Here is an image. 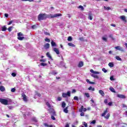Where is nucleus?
<instances>
[{"label":"nucleus","instance_id":"24","mask_svg":"<svg viewBox=\"0 0 127 127\" xmlns=\"http://www.w3.org/2000/svg\"><path fill=\"white\" fill-rule=\"evenodd\" d=\"M68 46H71V47H75V45L71 43H68Z\"/></svg>","mask_w":127,"mask_h":127},{"label":"nucleus","instance_id":"51","mask_svg":"<svg viewBox=\"0 0 127 127\" xmlns=\"http://www.w3.org/2000/svg\"><path fill=\"white\" fill-rule=\"evenodd\" d=\"M12 29V27H9L8 28V31H10V32L11 31Z\"/></svg>","mask_w":127,"mask_h":127},{"label":"nucleus","instance_id":"17","mask_svg":"<svg viewBox=\"0 0 127 127\" xmlns=\"http://www.w3.org/2000/svg\"><path fill=\"white\" fill-rule=\"evenodd\" d=\"M86 82L87 83H88V84H90L91 85H94L95 84L94 82L90 81L89 79H86Z\"/></svg>","mask_w":127,"mask_h":127},{"label":"nucleus","instance_id":"38","mask_svg":"<svg viewBox=\"0 0 127 127\" xmlns=\"http://www.w3.org/2000/svg\"><path fill=\"white\" fill-rule=\"evenodd\" d=\"M96 124V120H93L90 123V125H95Z\"/></svg>","mask_w":127,"mask_h":127},{"label":"nucleus","instance_id":"53","mask_svg":"<svg viewBox=\"0 0 127 127\" xmlns=\"http://www.w3.org/2000/svg\"><path fill=\"white\" fill-rule=\"evenodd\" d=\"M57 100H58V101H61V100H62V98L59 97H58Z\"/></svg>","mask_w":127,"mask_h":127},{"label":"nucleus","instance_id":"6","mask_svg":"<svg viewBox=\"0 0 127 127\" xmlns=\"http://www.w3.org/2000/svg\"><path fill=\"white\" fill-rule=\"evenodd\" d=\"M86 111H87V109H86L85 108H84L83 106H81V107L78 110V111L80 113H82V112H86Z\"/></svg>","mask_w":127,"mask_h":127},{"label":"nucleus","instance_id":"43","mask_svg":"<svg viewBox=\"0 0 127 127\" xmlns=\"http://www.w3.org/2000/svg\"><path fill=\"white\" fill-rule=\"evenodd\" d=\"M45 41H46V42H50V40L47 38L45 39Z\"/></svg>","mask_w":127,"mask_h":127},{"label":"nucleus","instance_id":"63","mask_svg":"<svg viewBox=\"0 0 127 127\" xmlns=\"http://www.w3.org/2000/svg\"><path fill=\"white\" fill-rule=\"evenodd\" d=\"M90 72H91V73H93V74H94L95 71H94V70H93V69H91V70H90Z\"/></svg>","mask_w":127,"mask_h":127},{"label":"nucleus","instance_id":"15","mask_svg":"<svg viewBox=\"0 0 127 127\" xmlns=\"http://www.w3.org/2000/svg\"><path fill=\"white\" fill-rule=\"evenodd\" d=\"M51 45L53 47H54V46H55V47L57 46V44H56V43H55L53 41H52V42H51Z\"/></svg>","mask_w":127,"mask_h":127},{"label":"nucleus","instance_id":"62","mask_svg":"<svg viewBox=\"0 0 127 127\" xmlns=\"http://www.w3.org/2000/svg\"><path fill=\"white\" fill-rule=\"evenodd\" d=\"M94 74H100L99 71H94Z\"/></svg>","mask_w":127,"mask_h":127},{"label":"nucleus","instance_id":"58","mask_svg":"<svg viewBox=\"0 0 127 127\" xmlns=\"http://www.w3.org/2000/svg\"><path fill=\"white\" fill-rule=\"evenodd\" d=\"M104 103L105 104H108V99H105L104 100Z\"/></svg>","mask_w":127,"mask_h":127},{"label":"nucleus","instance_id":"32","mask_svg":"<svg viewBox=\"0 0 127 127\" xmlns=\"http://www.w3.org/2000/svg\"><path fill=\"white\" fill-rule=\"evenodd\" d=\"M116 59L119 61H122V59H121V58L118 56L116 57Z\"/></svg>","mask_w":127,"mask_h":127},{"label":"nucleus","instance_id":"41","mask_svg":"<svg viewBox=\"0 0 127 127\" xmlns=\"http://www.w3.org/2000/svg\"><path fill=\"white\" fill-rule=\"evenodd\" d=\"M78 8H81V10H84V7L82 5H79Z\"/></svg>","mask_w":127,"mask_h":127},{"label":"nucleus","instance_id":"57","mask_svg":"<svg viewBox=\"0 0 127 127\" xmlns=\"http://www.w3.org/2000/svg\"><path fill=\"white\" fill-rule=\"evenodd\" d=\"M102 40H104V41H107V38L106 37H103Z\"/></svg>","mask_w":127,"mask_h":127},{"label":"nucleus","instance_id":"48","mask_svg":"<svg viewBox=\"0 0 127 127\" xmlns=\"http://www.w3.org/2000/svg\"><path fill=\"white\" fill-rule=\"evenodd\" d=\"M110 80L111 81H115V78H114V76H111Z\"/></svg>","mask_w":127,"mask_h":127},{"label":"nucleus","instance_id":"33","mask_svg":"<svg viewBox=\"0 0 127 127\" xmlns=\"http://www.w3.org/2000/svg\"><path fill=\"white\" fill-rule=\"evenodd\" d=\"M61 65H62L63 67H64V68H66V67L65 66V64L63 62H61Z\"/></svg>","mask_w":127,"mask_h":127},{"label":"nucleus","instance_id":"54","mask_svg":"<svg viewBox=\"0 0 127 127\" xmlns=\"http://www.w3.org/2000/svg\"><path fill=\"white\" fill-rule=\"evenodd\" d=\"M32 28L33 29H35V28H36V25H34L32 26Z\"/></svg>","mask_w":127,"mask_h":127},{"label":"nucleus","instance_id":"35","mask_svg":"<svg viewBox=\"0 0 127 127\" xmlns=\"http://www.w3.org/2000/svg\"><path fill=\"white\" fill-rule=\"evenodd\" d=\"M105 119L108 120L110 118V114L108 113L106 116L105 117Z\"/></svg>","mask_w":127,"mask_h":127},{"label":"nucleus","instance_id":"55","mask_svg":"<svg viewBox=\"0 0 127 127\" xmlns=\"http://www.w3.org/2000/svg\"><path fill=\"white\" fill-rule=\"evenodd\" d=\"M83 125L85 127H88V125L86 123V122H84Z\"/></svg>","mask_w":127,"mask_h":127},{"label":"nucleus","instance_id":"46","mask_svg":"<svg viewBox=\"0 0 127 127\" xmlns=\"http://www.w3.org/2000/svg\"><path fill=\"white\" fill-rule=\"evenodd\" d=\"M11 92H12V93H14V92H15V88H12L11 89Z\"/></svg>","mask_w":127,"mask_h":127},{"label":"nucleus","instance_id":"23","mask_svg":"<svg viewBox=\"0 0 127 127\" xmlns=\"http://www.w3.org/2000/svg\"><path fill=\"white\" fill-rule=\"evenodd\" d=\"M7 28L5 26H3V27H1V31H5L6 30Z\"/></svg>","mask_w":127,"mask_h":127},{"label":"nucleus","instance_id":"44","mask_svg":"<svg viewBox=\"0 0 127 127\" xmlns=\"http://www.w3.org/2000/svg\"><path fill=\"white\" fill-rule=\"evenodd\" d=\"M47 65V64L42 63H41V66H46Z\"/></svg>","mask_w":127,"mask_h":127},{"label":"nucleus","instance_id":"2","mask_svg":"<svg viewBox=\"0 0 127 127\" xmlns=\"http://www.w3.org/2000/svg\"><path fill=\"white\" fill-rule=\"evenodd\" d=\"M0 103L5 106H6V105H10V104H11V99L9 98H7V99L0 98Z\"/></svg>","mask_w":127,"mask_h":127},{"label":"nucleus","instance_id":"34","mask_svg":"<svg viewBox=\"0 0 127 127\" xmlns=\"http://www.w3.org/2000/svg\"><path fill=\"white\" fill-rule=\"evenodd\" d=\"M104 9H106V10H110V9H111V7H106L104 6Z\"/></svg>","mask_w":127,"mask_h":127},{"label":"nucleus","instance_id":"64","mask_svg":"<svg viewBox=\"0 0 127 127\" xmlns=\"http://www.w3.org/2000/svg\"><path fill=\"white\" fill-rule=\"evenodd\" d=\"M69 124H68V123H66V125H65V127H69Z\"/></svg>","mask_w":127,"mask_h":127},{"label":"nucleus","instance_id":"7","mask_svg":"<svg viewBox=\"0 0 127 127\" xmlns=\"http://www.w3.org/2000/svg\"><path fill=\"white\" fill-rule=\"evenodd\" d=\"M53 50L54 52L56 53V54H57V55H59V54H60V51H59V49L54 48L53 49Z\"/></svg>","mask_w":127,"mask_h":127},{"label":"nucleus","instance_id":"19","mask_svg":"<svg viewBox=\"0 0 127 127\" xmlns=\"http://www.w3.org/2000/svg\"><path fill=\"white\" fill-rule=\"evenodd\" d=\"M64 112L65 114H68V107H66L64 109Z\"/></svg>","mask_w":127,"mask_h":127},{"label":"nucleus","instance_id":"5","mask_svg":"<svg viewBox=\"0 0 127 127\" xmlns=\"http://www.w3.org/2000/svg\"><path fill=\"white\" fill-rule=\"evenodd\" d=\"M115 48L117 50H119L120 51H121L122 52H125V50H124V48L121 46H117V47H115Z\"/></svg>","mask_w":127,"mask_h":127},{"label":"nucleus","instance_id":"1","mask_svg":"<svg viewBox=\"0 0 127 127\" xmlns=\"http://www.w3.org/2000/svg\"><path fill=\"white\" fill-rule=\"evenodd\" d=\"M46 18H50V15H47L46 13L44 14H40L38 16V19L40 21V20H44V19H46Z\"/></svg>","mask_w":127,"mask_h":127},{"label":"nucleus","instance_id":"30","mask_svg":"<svg viewBox=\"0 0 127 127\" xmlns=\"http://www.w3.org/2000/svg\"><path fill=\"white\" fill-rule=\"evenodd\" d=\"M88 90H89V91H95V88H92V86H90V87H89V88H88Z\"/></svg>","mask_w":127,"mask_h":127},{"label":"nucleus","instance_id":"40","mask_svg":"<svg viewBox=\"0 0 127 127\" xmlns=\"http://www.w3.org/2000/svg\"><path fill=\"white\" fill-rule=\"evenodd\" d=\"M102 71H103L104 73H107V72H108V70H107V69H106L105 68H102Z\"/></svg>","mask_w":127,"mask_h":127},{"label":"nucleus","instance_id":"10","mask_svg":"<svg viewBox=\"0 0 127 127\" xmlns=\"http://www.w3.org/2000/svg\"><path fill=\"white\" fill-rule=\"evenodd\" d=\"M83 66H84V63L83 62H80L78 63V67L81 68V67H83Z\"/></svg>","mask_w":127,"mask_h":127},{"label":"nucleus","instance_id":"59","mask_svg":"<svg viewBox=\"0 0 127 127\" xmlns=\"http://www.w3.org/2000/svg\"><path fill=\"white\" fill-rule=\"evenodd\" d=\"M58 57H61L62 60H63V57L61 55H58Z\"/></svg>","mask_w":127,"mask_h":127},{"label":"nucleus","instance_id":"36","mask_svg":"<svg viewBox=\"0 0 127 127\" xmlns=\"http://www.w3.org/2000/svg\"><path fill=\"white\" fill-rule=\"evenodd\" d=\"M68 41H72V37L69 36L67 38Z\"/></svg>","mask_w":127,"mask_h":127},{"label":"nucleus","instance_id":"26","mask_svg":"<svg viewBox=\"0 0 127 127\" xmlns=\"http://www.w3.org/2000/svg\"><path fill=\"white\" fill-rule=\"evenodd\" d=\"M44 126H45V127H53V126H52V125H48V124H46V123H45V124H44Z\"/></svg>","mask_w":127,"mask_h":127},{"label":"nucleus","instance_id":"37","mask_svg":"<svg viewBox=\"0 0 127 127\" xmlns=\"http://www.w3.org/2000/svg\"><path fill=\"white\" fill-rule=\"evenodd\" d=\"M74 100L75 101H79V98H78L77 96H74L73 98Z\"/></svg>","mask_w":127,"mask_h":127},{"label":"nucleus","instance_id":"18","mask_svg":"<svg viewBox=\"0 0 127 127\" xmlns=\"http://www.w3.org/2000/svg\"><path fill=\"white\" fill-rule=\"evenodd\" d=\"M99 94H100V95H101V96H102L103 97H104V96H105V93L104 92V91L103 90H99Z\"/></svg>","mask_w":127,"mask_h":127},{"label":"nucleus","instance_id":"56","mask_svg":"<svg viewBox=\"0 0 127 127\" xmlns=\"http://www.w3.org/2000/svg\"><path fill=\"white\" fill-rule=\"evenodd\" d=\"M8 108L9 110H12L13 107L12 106H8Z\"/></svg>","mask_w":127,"mask_h":127},{"label":"nucleus","instance_id":"39","mask_svg":"<svg viewBox=\"0 0 127 127\" xmlns=\"http://www.w3.org/2000/svg\"><path fill=\"white\" fill-rule=\"evenodd\" d=\"M85 95L87 98H90V94L89 93H85Z\"/></svg>","mask_w":127,"mask_h":127},{"label":"nucleus","instance_id":"20","mask_svg":"<svg viewBox=\"0 0 127 127\" xmlns=\"http://www.w3.org/2000/svg\"><path fill=\"white\" fill-rule=\"evenodd\" d=\"M32 121L33 122H34V123H37V122H38V120H37V119L35 117H33L32 118Z\"/></svg>","mask_w":127,"mask_h":127},{"label":"nucleus","instance_id":"29","mask_svg":"<svg viewBox=\"0 0 127 127\" xmlns=\"http://www.w3.org/2000/svg\"><path fill=\"white\" fill-rule=\"evenodd\" d=\"M17 36L18 37L23 36V34H22L21 32H19L17 33Z\"/></svg>","mask_w":127,"mask_h":127},{"label":"nucleus","instance_id":"22","mask_svg":"<svg viewBox=\"0 0 127 127\" xmlns=\"http://www.w3.org/2000/svg\"><path fill=\"white\" fill-rule=\"evenodd\" d=\"M91 76L94 78H96V79H99V76L95 74H92Z\"/></svg>","mask_w":127,"mask_h":127},{"label":"nucleus","instance_id":"45","mask_svg":"<svg viewBox=\"0 0 127 127\" xmlns=\"http://www.w3.org/2000/svg\"><path fill=\"white\" fill-rule=\"evenodd\" d=\"M51 119H52V120H53V121H55V120H56V118H55V117L53 115H52V116H51Z\"/></svg>","mask_w":127,"mask_h":127},{"label":"nucleus","instance_id":"9","mask_svg":"<svg viewBox=\"0 0 127 127\" xmlns=\"http://www.w3.org/2000/svg\"><path fill=\"white\" fill-rule=\"evenodd\" d=\"M120 19H122L123 21H124L125 22H127V18H126V16L125 15H122L120 17Z\"/></svg>","mask_w":127,"mask_h":127},{"label":"nucleus","instance_id":"11","mask_svg":"<svg viewBox=\"0 0 127 127\" xmlns=\"http://www.w3.org/2000/svg\"><path fill=\"white\" fill-rule=\"evenodd\" d=\"M108 111H109V108H106V110L102 114V117H105V116H106V114L108 113Z\"/></svg>","mask_w":127,"mask_h":127},{"label":"nucleus","instance_id":"61","mask_svg":"<svg viewBox=\"0 0 127 127\" xmlns=\"http://www.w3.org/2000/svg\"><path fill=\"white\" fill-rule=\"evenodd\" d=\"M4 16L5 17H8V14H6V13L4 14Z\"/></svg>","mask_w":127,"mask_h":127},{"label":"nucleus","instance_id":"14","mask_svg":"<svg viewBox=\"0 0 127 127\" xmlns=\"http://www.w3.org/2000/svg\"><path fill=\"white\" fill-rule=\"evenodd\" d=\"M0 91H1V92H4V91H5V88H4L3 86H0Z\"/></svg>","mask_w":127,"mask_h":127},{"label":"nucleus","instance_id":"28","mask_svg":"<svg viewBox=\"0 0 127 127\" xmlns=\"http://www.w3.org/2000/svg\"><path fill=\"white\" fill-rule=\"evenodd\" d=\"M24 38V37H20V36H19L17 37V39H18V40H22Z\"/></svg>","mask_w":127,"mask_h":127},{"label":"nucleus","instance_id":"27","mask_svg":"<svg viewBox=\"0 0 127 127\" xmlns=\"http://www.w3.org/2000/svg\"><path fill=\"white\" fill-rule=\"evenodd\" d=\"M110 90L111 92H113V93H116V91H115V89L112 87L110 88Z\"/></svg>","mask_w":127,"mask_h":127},{"label":"nucleus","instance_id":"47","mask_svg":"<svg viewBox=\"0 0 127 127\" xmlns=\"http://www.w3.org/2000/svg\"><path fill=\"white\" fill-rule=\"evenodd\" d=\"M84 115H85V113L84 112H81L80 113L81 117H84Z\"/></svg>","mask_w":127,"mask_h":127},{"label":"nucleus","instance_id":"52","mask_svg":"<svg viewBox=\"0 0 127 127\" xmlns=\"http://www.w3.org/2000/svg\"><path fill=\"white\" fill-rule=\"evenodd\" d=\"M44 33H45V35H48V36L50 35V33H48L47 32H45Z\"/></svg>","mask_w":127,"mask_h":127},{"label":"nucleus","instance_id":"60","mask_svg":"<svg viewBox=\"0 0 127 127\" xmlns=\"http://www.w3.org/2000/svg\"><path fill=\"white\" fill-rule=\"evenodd\" d=\"M11 23H12V21H9V23H8V25H10V24H11Z\"/></svg>","mask_w":127,"mask_h":127},{"label":"nucleus","instance_id":"25","mask_svg":"<svg viewBox=\"0 0 127 127\" xmlns=\"http://www.w3.org/2000/svg\"><path fill=\"white\" fill-rule=\"evenodd\" d=\"M62 108H64L66 107V103L64 102H63L62 103Z\"/></svg>","mask_w":127,"mask_h":127},{"label":"nucleus","instance_id":"31","mask_svg":"<svg viewBox=\"0 0 127 127\" xmlns=\"http://www.w3.org/2000/svg\"><path fill=\"white\" fill-rule=\"evenodd\" d=\"M88 19H90V20H92V14L91 13H89L88 15Z\"/></svg>","mask_w":127,"mask_h":127},{"label":"nucleus","instance_id":"42","mask_svg":"<svg viewBox=\"0 0 127 127\" xmlns=\"http://www.w3.org/2000/svg\"><path fill=\"white\" fill-rule=\"evenodd\" d=\"M46 105L48 107V108H51V106L50 105V104L49 102H47Z\"/></svg>","mask_w":127,"mask_h":127},{"label":"nucleus","instance_id":"13","mask_svg":"<svg viewBox=\"0 0 127 127\" xmlns=\"http://www.w3.org/2000/svg\"><path fill=\"white\" fill-rule=\"evenodd\" d=\"M47 57H48V58H49L50 59H51L52 60H53V59H52V57L51 56V55H50V53H49V52H48L46 54Z\"/></svg>","mask_w":127,"mask_h":127},{"label":"nucleus","instance_id":"3","mask_svg":"<svg viewBox=\"0 0 127 127\" xmlns=\"http://www.w3.org/2000/svg\"><path fill=\"white\" fill-rule=\"evenodd\" d=\"M59 16H62V14L61 13H57L52 15L51 14H50V18H54V17H59Z\"/></svg>","mask_w":127,"mask_h":127},{"label":"nucleus","instance_id":"50","mask_svg":"<svg viewBox=\"0 0 127 127\" xmlns=\"http://www.w3.org/2000/svg\"><path fill=\"white\" fill-rule=\"evenodd\" d=\"M11 75L13 77H15V76H16V74L15 73H14V72H13V73H12Z\"/></svg>","mask_w":127,"mask_h":127},{"label":"nucleus","instance_id":"4","mask_svg":"<svg viewBox=\"0 0 127 127\" xmlns=\"http://www.w3.org/2000/svg\"><path fill=\"white\" fill-rule=\"evenodd\" d=\"M71 92L67 91V93L63 92L62 93L63 98H67V97H70Z\"/></svg>","mask_w":127,"mask_h":127},{"label":"nucleus","instance_id":"8","mask_svg":"<svg viewBox=\"0 0 127 127\" xmlns=\"http://www.w3.org/2000/svg\"><path fill=\"white\" fill-rule=\"evenodd\" d=\"M22 97L24 102H27V98L24 93L22 94Z\"/></svg>","mask_w":127,"mask_h":127},{"label":"nucleus","instance_id":"49","mask_svg":"<svg viewBox=\"0 0 127 127\" xmlns=\"http://www.w3.org/2000/svg\"><path fill=\"white\" fill-rule=\"evenodd\" d=\"M108 106H109L110 107H111V106H113V102H109L108 104Z\"/></svg>","mask_w":127,"mask_h":127},{"label":"nucleus","instance_id":"21","mask_svg":"<svg viewBox=\"0 0 127 127\" xmlns=\"http://www.w3.org/2000/svg\"><path fill=\"white\" fill-rule=\"evenodd\" d=\"M108 66H109V67H114V63H113V62L109 63L108 64Z\"/></svg>","mask_w":127,"mask_h":127},{"label":"nucleus","instance_id":"12","mask_svg":"<svg viewBox=\"0 0 127 127\" xmlns=\"http://www.w3.org/2000/svg\"><path fill=\"white\" fill-rule=\"evenodd\" d=\"M117 97L118 98H121V99H126V96H125V95H123L122 94L117 95Z\"/></svg>","mask_w":127,"mask_h":127},{"label":"nucleus","instance_id":"16","mask_svg":"<svg viewBox=\"0 0 127 127\" xmlns=\"http://www.w3.org/2000/svg\"><path fill=\"white\" fill-rule=\"evenodd\" d=\"M44 47L46 49H48V48L50 47V44H49V43H47L46 45H45Z\"/></svg>","mask_w":127,"mask_h":127}]
</instances>
